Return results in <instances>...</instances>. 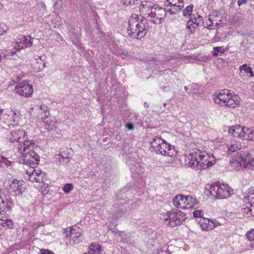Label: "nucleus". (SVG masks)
Listing matches in <instances>:
<instances>
[{
  "label": "nucleus",
  "mask_w": 254,
  "mask_h": 254,
  "mask_svg": "<svg viewBox=\"0 0 254 254\" xmlns=\"http://www.w3.org/2000/svg\"><path fill=\"white\" fill-rule=\"evenodd\" d=\"M140 13L146 15L148 21L155 24L163 22L168 13L167 10L153 4L151 1H143L139 7Z\"/></svg>",
  "instance_id": "obj_1"
},
{
  "label": "nucleus",
  "mask_w": 254,
  "mask_h": 254,
  "mask_svg": "<svg viewBox=\"0 0 254 254\" xmlns=\"http://www.w3.org/2000/svg\"><path fill=\"white\" fill-rule=\"evenodd\" d=\"M34 144V140H25L20 146H18V150L20 154L18 158L20 163L27 165L30 167L39 164V156L32 150Z\"/></svg>",
  "instance_id": "obj_2"
},
{
  "label": "nucleus",
  "mask_w": 254,
  "mask_h": 254,
  "mask_svg": "<svg viewBox=\"0 0 254 254\" xmlns=\"http://www.w3.org/2000/svg\"><path fill=\"white\" fill-rule=\"evenodd\" d=\"M213 156L197 150L190 154L186 158V162L190 166L202 170L211 167L214 163Z\"/></svg>",
  "instance_id": "obj_3"
},
{
  "label": "nucleus",
  "mask_w": 254,
  "mask_h": 254,
  "mask_svg": "<svg viewBox=\"0 0 254 254\" xmlns=\"http://www.w3.org/2000/svg\"><path fill=\"white\" fill-rule=\"evenodd\" d=\"M148 31L146 20L141 16L132 14L128 20V34L134 39H141L144 37Z\"/></svg>",
  "instance_id": "obj_4"
},
{
  "label": "nucleus",
  "mask_w": 254,
  "mask_h": 254,
  "mask_svg": "<svg viewBox=\"0 0 254 254\" xmlns=\"http://www.w3.org/2000/svg\"><path fill=\"white\" fill-rule=\"evenodd\" d=\"M214 96L215 103L221 107L234 108L240 104V100L238 96L228 89L222 90L216 92Z\"/></svg>",
  "instance_id": "obj_5"
},
{
  "label": "nucleus",
  "mask_w": 254,
  "mask_h": 254,
  "mask_svg": "<svg viewBox=\"0 0 254 254\" xmlns=\"http://www.w3.org/2000/svg\"><path fill=\"white\" fill-rule=\"evenodd\" d=\"M152 151L163 156H172L176 153L175 148L168 144L165 140L158 136H155L150 141Z\"/></svg>",
  "instance_id": "obj_6"
},
{
  "label": "nucleus",
  "mask_w": 254,
  "mask_h": 254,
  "mask_svg": "<svg viewBox=\"0 0 254 254\" xmlns=\"http://www.w3.org/2000/svg\"><path fill=\"white\" fill-rule=\"evenodd\" d=\"M209 191L216 198L223 199L229 197L232 193L233 190L227 184L216 182L211 186Z\"/></svg>",
  "instance_id": "obj_7"
},
{
  "label": "nucleus",
  "mask_w": 254,
  "mask_h": 254,
  "mask_svg": "<svg viewBox=\"0 0 254 254\" xmlns=\"http://www.w3.org/2000/svg\"><path fill=\"white\" fill-rule=\"evenodd\" d=\"M185 214L180 211L172 210L168 211L162 218L165 221L166 224L171 227L180 225L186 219Z\"/></svg>",
  "instance_id": "obj_8"
},
{
  "label": "nucleus",
  "mask_w": 254,
  "mask_h": 254,
  "mask_svg": "<svg viewBox=\"0 0 254 254\" xmlns=\"http://www.w3.org/2000/svg\"><path fill=\"white\" fill-rule=\"evenodd\" d=\"M7 139L12 143L18 142L19 143L18 146L25 140H30L27 139L26 131L21 128L12 130L10 134L8 135Z\"/></svg>",
  "instance_id": "obj_9"
},
{
  "label": "nucleus",
  "mask_w": 254,
  "mask_h": 254,
  "mask_svg": "<svg viewBox=\"0 0 254 254\" xmlns=\"http://www.w3.org/2000/svg\"><path fill=\"white\" fill-rule=\"evenodd\" d=\"M68 231L70 234L66 235L64 239L66 244L69 243L70 245L77 244L82 241L83 236L79 228H69Z\"/></svg>",
  "instance_id": "obj_10"
},
{
  "label": "nucleus",
  "mask_w": 254,
  "mask_h": 254,
  "mask_svg": "<svg viewBox=\"0 0 254 254\" xmlns=\"http://www.w3.org/2000/svg\"><path fill=\"white\" fill-rule=\"evenodd\" d=\"M209 22L206 23V28L211 30L217 27L222 22L223 17L222 15L217 11H212L208 15Z\"/></svg>",
  "instance_id": "obj_11"
},
{
  "label": "nucleus",
  "mask_w": 254,
  "mask_h": 254,
  "mask_svg": "<svg viewBox=\"0 0 254 254\" xmlns=\"http://www.w3.org/2000/svg\"><path fill=\"white\" fill-rule=\"evenodd\" d=\"M14 90L19 95L28 97L33 93V87L27 81L18 83L14 87Z\"/></svg>",
  "instance_id": "obj_12"
},
{
  "label": "nucleus",
  "mask_w": 254,
  "mask_h": 254,
  "mask_svg": "<svg viewBox=\"0 0 254 254\" xmlns=\"http://www.w3.org/2000/svg\"><path fill=\"white\" fill-rule=\"evenodd\" d=\"M164 5L171 7L167 10L168 13L174 14L178 13L181 11L184 6V2L183 0H166Z\"/></svg>",
  "instance_id": "obj_13"
},
{
  "label": "nucleus",
  "mask_w": 254,
  "mask_h": 254,
  "mask_svg": "<svg viewBox=\"0 0 254 254\" xmlns=\"http://www.w3.org/2000/svg\"><path fill=\"white\" fill-rule=\"evenodd\" d=\"M26 177L32 182L43 183L44 181L41 171L34 169V166L26 170Z\"/></svg>",
  "instance_id": "obj_14"
},
{
  "label": "nucleus",
  "mask_w": 254,
  "mask_h": 254,
  "mask_svg": "<svg viewBox=\"0 0 254 254\" xmlns=\"http://www.w3.org/2000/svg\"><path fill=\"white\" fill-rule=\"evenodd\" d=\"M33 38L29 35L22 36L14 43V47L17 51L26 47H31L33 45Z\"/></svg>",
  "instance_id": "obj_15"
},
{
  "label": "nucleus",
  "mask_w": 254,
  "mask_h": 254,
  "mask_svg": "<svg viewBox=\"0 0 254 254\" xmlns=\"http://www.w3.org/2000/svg\"><path fill=\"white\" fill-rule=\"evenodd\" d=\"M198 224L201 230L206 231H209L214 229L217 226V224L218 225H220L215 220L214 221H211L206 218H201L198 221Z\"/></svg>",
  "instance_id": "obj_16"
},
{
  "label": "nucleus",
  "mask_w": 254,
  "mask_h": 254,
  "mask_svg": "<svg viewBox=\"0 0 254 254\" xmlns=\"http://www.w3.org/2000/svg\"><path fill=\"white\" fill-rule=\"evenodd\" d=\"M24 185L23 181L14 180L10 185V189L12 192L15 195H22L23 192L25 190V188L23 186Z\"/></svg>",
  "instance_id": "obj_17"
},
{
  "label": "nucleus",
  "mask_w": 254,
  "mask_h": 254,
  "mask_svg": "<svg viewBox=\"0 0 254 254\" xmlns=\"http://www.w3.org/2000/svg\"><path fill=\"white\" fill-rule=\"evenodd\" d=\"M227 152L230 154L233 152L240 150L242 148L241 142L235 139H232L226 143Z\"/></svg>",
  "instance_id": "obj_18"
},
{
  "label": "nucleus",
  "mask_w": 254,
  "mask_h": 254,
  "mask_svg": "<svg viewBox=\"0 0 254 254\" xmlns=\"http://www.w3.org/2000/svg\"><path fill=\"white\" fill-rule=\"evenodd\" d=\"M243 159V168H250L254 166V158L248 152H240Z\"/></svg>",
  "instance_id": "obj_19"
},
{
  "label": "nucleus",
  "mask_w": 254,
  "mask_h": 254,
  "mask_svg": "<svg viewBox=\"0 0 254 254\" xmlns=\"http://www.w3.org/2000/svg\"><path fill=\"white\" fill-rule=\"evenodd\" d=\"M13 205V201L9 195L2 193L0 194V207L7 210L11 209Z\"/></svg>",
  "instance_id": "obj_20"
},
{
  "label": "nucleus",
  "mask_w": 254,
  "mask_h": 254,
  "mask_svg": "<svg viewBox=\"0 0 254 254\" xmlns=\"http://www.w3.org/2000/svg\"><path fill=\"white\" fill-rule=\"evenodd\" d=\"M242 155L238 152L230 160L231 166L237 170H239L243 167Z\"/></svg>",
  "instance_id": "obj_21"
},
{
  "label": "nucleus",
  "mask_w": 254,
  "mask_h": 254,
  "mask_svg": "<svg viewBox=\"0 0 254 254\" xmlns=\"http://www.w3.org/2000/svg\"><path fill=\"white\" fill-rule=\"evenodd\" d=\"M242 129L241 139L254 141V131L252 128L242 127Z\"/></svg>",
  "instance_id": "obj_22"
},
{
  "label": "nucleus",
  "mask_w": 254,
  "mask_h": 254,
  "mask_svg": "<svg viewBox=\"0 0 254 254\" xmlns=\"http://www.w3.org/2000/svg\"><path fill=\"white\" fill-rule=\"evenodd\" d=\"M184 202L185 205L183 209H189L194 206L196 204V200L192 196L186 195L184 196Z\"/></svg>",
  "instance_id": "obj_23"
},
{
  "label": "nucleus",
  "mask_w": 254,
  "mask_h": 254,
  "mask_svg": "<svg viewBox=\"0 0 254 254\" xmlns=\"http://www.w3.org/2000/svg\"><path fill=\"white\" fill-rule=\"evenodd\" d=\"M44 124L45 128L49 131L55 128L56 123L51 120V118L49 116L41 117Z\"/></svg>",
  "instance_id": "obj_24"
},
{
  "label": "nucleus",
  "mask_w": 254,
  "mask_h": 254,
  "mask_svg": "<svg viewBox=\"0 0 254 254\" xmlns=\"http://www.w3.org/2000/svg\"><path fill=\"white\" fill-rule=\"evenodd\" d=\"M246 239L247 240V246L245 250H250L254 249V229L250 231L246 234Z\"/></svg>",
  "instance_id": "obj_25"
},
{
  "label": "nucleus",
  "mask_w": 254,
  "mask_h": 254,
  "mask_svg": "<svg viewBox=\"0 0 254 254\" xmlns=\"http://www.w3.org/2000/svg\"><path fill=\"white\" fill-rule=\"evenodd\" d=\"M242 127L240 125L232 126L229 130V133L232 134L234 137H238L241 138Z\"/></svg>",
  "instance_id": "obj_26"
},
{
  "label": "nucleus",
  "mask_w": 254,
  "mask_h": 254,
  "mask_svg": "<svg viewBox=\"0 0 254 254\" xmlns=\"http://www.w3.org/2000/svg\"><path fill=\"white\" fill-rule=\"evenodd\" d=\"M131 171L132 173V178H137L138 176H139L140 175L143 173L144 169L139 164H136L131 167Z\"/></svg>",
  "instance_id": "obj_27"
},
{
  "label": "nucleus",
  "mask_w": 254,
  "mask_h": 254,
  "mask_svg": "<svg viewBox=\"0 0 254 254\" xmlns=\"http://www.w3.org/2000/svg\"><path fill=\"white\" fill-rule=\"evenodd\" d=\"M184 196L182 195H178L176 196L173 199L174 205L177 208L183 209L184 202Z\"/></svg>",
  "instance_id": "obj_28"
},
{
  "label": "nucleus",
  "mask_w": 254,
  "mask_h": 254,
  "mask_svg": "<svg viewBox=\"0 0 254 254\" xmlns=\"http://www.w3.org/2000/svg\"><path fill=\"white\" fill-rule=\"evenodd\" d=\"M196 28L197 24L194 23L192 18H190L188 21L186 25V28L188 30L189 33L190 34L193 33Z\"/></svg>",
  "instance_id": "obj_29"
},
{
  "label": "nucleus",
  "mask_w": 254,
  "mask_h": 254,
  "mask_svg": "<svg viewBox=\"0 0 254 254\" xmlns=\"http://www.w3.org/2000/svg\"><path fill=\"white\" fill-rule=\"evenodd\" d=\"M38 113L42 116L41 117L49 116L50 115L49 109L45 105L42 104L38 107Z\"/></svg>",
  "instance_id": "obj_30"
},
{
  "label": "nucleus",
  "mask_w": 254,
  "mask_h": 254,
  "mask_svg": "<svg viewBox=\"0 0 254 254\" xmlns=\"http://www.w3.org/2000/svg\"><path fill=\"white\" fill-rule=\"evenodd\" d=\"M6 114L8 116L9 121H12L13 123H16L18 121V116L17 114L12 110H8L6 111Z\"/></svg>",
  "instance_id": "obj_31"
},
{
  "label": "nucleus",
  "mask_w": 254,
  "mask_h": 254,
  "mask_svg": "<svg viewBox=\"0 0 254 254\" xmlns=\"http://www.w3.org/2000/svg\"><path fill=\"white\" fill-rule=\"evenodd\" d=\"M239 69L240 73H242V71L244 70L245 73H250L251 76H254L252 68L250 66H248L247 64H244L240 67Z\"/></svg>",
  "instance_id": "obj_32"
},
{
  "label": "nucleus",
  "mask_w": 254,
  "mask_h": 254,
  "mask_svg": "<svg viewBox=\"0 0 254 254\" xmlns=\"http://www.w3.org/2000/svg\"><path fill=\"white\" fill-rule=\"evenodd\" d=\"M0 225L2 226L3 227H6L8 228H11L13 226V222L7 217H6V219L4 220L3 222L1 221L0 222Z\"/></svg>",
  "instance_id": "obj_33"
},
{
  "label": "nucleus",
  "mask_w": 254,
  "mask_h": 254,
  "mask_svg": "<svg viewBox=\"0 0 254 254\" xmlns=\"http://www.w3.org/2000/svg\"><path fill=\"white\" fill-rule=\"evenodd\" d=\"M59 157L57 158V159H59V162L62 164H66L69 162L70 158L68 156H64L62 154L58 155Z\"/></svg>",
  "instance_id": "obj_34"
},
{
  "label": "nucleus",
  "mask_w": 254,
  "mask_h": 254,
  "mask_svg": "<svg viewBox=\"0 0 254 254\" xmlns=\"http://www.w3.org/2000/svg\"><path fill=\"white\" fill-rule=\"evenodd\" d=\"M213 53L212 55L214 57L218 56V53L223 54L225 52V50L222 47H215L213 48Z\"/></svg>",
  "instance_id": "obj_35"
},
{
  "label": "nucleus",
  "mask_w": 254,
  "mask_h": 254,
  "mask_svg": "<svg viewBox=\"0 0 254 254\" xmlns=\"http://www.w3.org/2000/svg\"><path fill=\"white\" fill-rule=\"evenodd\" d=\"M193 6L192 5H188L183 11L184 16H190L192 11Z\"/></svg>",
  "instance_id": "obj_36"
},
{
  "label": "nucleus",
  "mask_w": 254,
  "mask_h": 254,
  "mask_svg": "<svg viewBox=\"0 0 254 254\" xmlns=\"http://www.w3.org/2000/svg\"><path fill=\"white\" fill-rule=\"evenodd\" d=\"M73 189V186L71 184H66L63 188V190L66 193L68 194L69 193L70 191H71Z\"/></svg>",
  "instance_id": "obj_37"
},
{
  "label": "nucleus",
  "mask_w": 254,
  "mask_h": 254,
  "mask_svg": "<svg viewBox=\"0 0 254 254\" xmlns=\"http://www.w3.org/2000/svg\"><path fill=\"white\" fill-rule=\"evenodd\" d=\"M89 250L90 251L92 252L93 253H99V251L100 250V247L94 244H91L89 247Z\"/></svg>",
  "instance_id": "obj_38"
},
{
  "label": "nucleus",
  "mask_w": 254,
  "mask_h": 254,
  "mask_svg": "<svg viewBox=\"0 0 254 254\" xmlns=\"http://www.w3.org/2000/svg\"><path fill=\"white\" fill-rule=\"evenodd\" d=\"M8 27L4 24H0V35H3L8 30Z\"/></svg>",
  "instance_id": "obj_39"
},
{
  "label": "nucleus",
  "mask_w": 254,
  "mask_h": 254,
  "mask_svg": "<svg viewBox=\"0 0 254 254\" xmlns=\"http://www.w3.org/2000/svg\"><path fill=\"white\" fill-rule=\"evenodd\" d=\"M203 215V211L201 210H195L193 212V215L194 217H201Z\"/></svg>",
  "instance_id": "obj_40"
},
{
  "label": "nucleus",
  "mask_w": 254,
  "mask_h": 254,
  "mask_svg": "<svg viewBox=\"0 0 254 254\" xmlns=\"http://www.w3.org/2000/svg\"><path fill=\"white\" fill-rule=\"evenodd\" d=\"M193 21L194 23L197 24V27L199 25L200 23L202 21V17L200 16H198L197 18L194 17L193 18Z\"/></svg>",
  "instance_id": "obj_41"
},
{
  "label": "nucleus",
  "mask_w": 254,
  "mask_h": 254,
  "mask_svg": "<svg viewBox=\"0 0 254 254\" xmlns=\"http://www.w3.org/2000/svg\"><path fill=\"white\" fill-rule=\"evenodd\" d=\"M248 211L250 212V214L254 216V202L251 203L250 207L246 208Z\"/></svg>",
  "instance_id": "obj_42"
},
{
  "label": "nucleus",
  "mask_w": 254,
  "mask_h": 254,
  "mask_svg": "<svg viewBox=\"0 0 254 254\" xmlns=\"http://www.w3.org/2000/svg\"><path fill=\"white\" fill-rule=\"evenodd\" d=\"M133 0H121L120 2L123 5H128L132 4Z\"/></svg>",
  "instance_id": "obj_43"
},
{
  "label": "nucleus",
  "mask_w": 254,
  "mask_h": 254,
  "mask_svg": "<svg viewBox=\"0 0 254 254\" xmlns=\"http://www.w3.org/2000/svg\"><path fill=\"white\" fill-rule=\"evenodd\" d=\"M8 216H7L6 213L4 211H3V213H1L0 215V222L1 221L3 222L4 220L6 219V217Z\"/></svg>",
  "instance_id": "obj_44"
},
{
  "label": "nucleus",
  "mask_w": 254,
  "mask_h": 254,
  "mask_svg": "<svg viewBox=\"0 0 254 254\" xmlns=\"http://www.w3.org/2000/svg\"><path fill=\"white\" fill-rule=\"evenodd\" d=\"M42 57H41V56H36L34 60L35 61H36L37 62L38 64H39V61H44V59H42Z\"/></svg>",
  "instance_id": "obj_45"
},
{
  "label": "nucleus",
  "mask_w": 254,
  "mask_h": 254,
  "mask_svg": "<svg viewBox=\"0 0 254 254\" xmlns=\"http://www.w3.org/2000/svg\"><path fill=\"white\" fill-rule=\"evenodd\" d=\"M247 2V0H238V4L239 6H241Z\"/></svg>",
  "instance_id": "obj_46"
},
{
  "label": "nucleus",
  "mask_w": 254,
  "mask_h": 254,
  "mask_svg": "<svg viewBox=\"0 0 254 254\" xmlns=\"http://www.w3.org/2000/svg\"><path fill=\"white\" fill-rule=\"evenodd\" d=\"M6 57V55L2 52H0V61H2Z\"/></svg>",
  "instance_id": "obj_47"
},
{
  "label": "nucleus",
  "mask_w": 254,
  "mask_h": 254,
  "mask_svg": "<svg viewBox=\"0 0 254 254\" xmlns=\"http://www.w3.org/2000/svg\"><path fill=\"white\" fill-rule=\"evenodd\" d=\"M126 127L129 130H132L133 129V126L131 123L127 124L126 125Z\"/></svg>",
  "instance_id": "obj_48"
},
{
  "label": "nucleus",
  "mask_w": 254,
  "mask_h": 254,
  "mask_svg": "<svg viewBox=\"0 0 254 254\" xmlns=\"http://www.w3.org/2000/svg\"><path fill=\"white\" fill-rule=\"evenodd\" d=\"M185 89L186 90H187V87H186V86H185Z\"/></svg>",
  "instance_id": "obj_49"
},
{
  "label": "nucleus",
  "mask_w": 254,
  "mask_h": 254,
  "mask_svg": "<svg viewBox=\"0 0 254 254\" xmlns=\"http://www.w3.org/2000/svg\"><path fill=\"white\" fill-rule=\"evenodd\" d=\"M1 162L0 161V167L1 166Z\"/></svg>",
  "instance_id": "obj_50"
},
{
  "label": "nucleus",
  "mask_w": 254,
  "mask_h": 254,
  "mask_svg": "<svg viewBox=\"0 0 254 254\" xmlns=\"http://www.w3.org/2000/svg\"><path fill=\"white\" fill-rule=\"evenodd\" d=\"M15 53V52H12V54L13 55V54H14Z\"/></svg>",
  "instance_id": "obj_51"
},
{
  "label": "nucleus",
  "mask_w": 254,
  "mask_h": 254,
  "mask_svg": "<svg viewBox=\"0 0 254 254\" xmlns=\"http://www.w3.org/2000/svg\"><path fill=\"white\" fill-rule=\"evenodd\" d=\"M40 66H39L38 68V69H40Z\"/></svg>",
  "instance_id": "obj_52"
},
{
  "label": "nucleus",
  "mask_w": 254,
  "mask_h": 254,
  "mask_svg": "<svg viewBox=\"0 0 254 254\" xmlns=\"http://www.w3.org/2000/svg\"><path fill=\"white\" fill-rule=\"evenodd\" d=\"M1 109L0 108V113H1Z\"/></svg>",
  "instance_id": "obj_53"
}]
</instances>
